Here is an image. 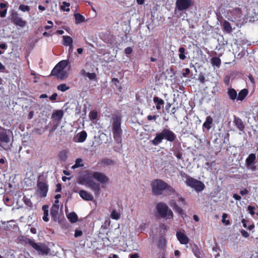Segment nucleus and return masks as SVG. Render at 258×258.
<instances>
[{
	"label": "nucleus",
	"mask_w": 258,
	"mask_h": 258,
	"mask_svg": "<svg viewBox=\"0 0 258 258\" xmlns=\"http://www.w3.org/2000/svg\"><path fill=\"white\" fill-rule=\"evenodd\" d=\"M228 215L226 213H223L222 215V222L226 225H229L230 224V222L229 220H226V218H227Z\"/></svg>",
	"instance_id": "45"
},
{
	"label": "nucleus",
	"mask_w": 258,
	"mask_h": 258,
	"mask_svg": "<svg viewBox=\"0 0 258 258\" xmlns=\"http://www.w3.org/2000/svg\"><path fill=\"white\" fill-rule=\"evenodd\" d=\"M180 175L182 177H185L186 178V180H188L189 178L191 176L188 175L186 173L184 172L183 171L180 172Z\"/></svg>",
	"instance_id": "58"
},
{
	"label": "nucleus",
	"mask_w": 258,
	"mask_h": 258,
	"mask_svg": "<svg viewBox=\"0 0 258 258\" xmlns=\"http://www.w3.org/2000/svg\"><path fill=\"white\" fill-rule=\"evenodd\" d=\"M164 191H165L167 195H171L175 193V189L171 186L168 185L167 183L166 185V187L164 189Z\"/></svg>",
	"instance_id": "37"
},
{
	"label": "nucleus",
	"mask_w": 258,
	"mask_h": 258,
	"mask_svg": "<svg viewBox=\"0 0 258 258\" xmlns=\"http://www.w3.org/2000/svg\"><path fill=\"white\" fill-rule=\"evenodd\" d=\"M222 28L223 30L227 33H230L232 31V29L230 23L226 20H224L223 22Z\"/></svg>",
	"instance_id": "25"
},
{
	"label": "nucleus",
	"mask_w": 258,
	"mask_h": 258,
	"mask_svg": "<svg viewBox=\"0 0 258 258\" xmlns=\"http://www.w3.org/2000/svg\"><path fill=\"white\" fill-rule=\"evenodd\" d=\"M176 139V136L172 131L167 128H163L161 132L156 134V137L152 141V143L154 145L157 146L162 142L163 139L173 142Z\"/></svg>",
	"instance_id": "3"
},
{
	"label": "nucleus",
	"mask_w": 258,
	"mask_h": 258,
	"mask_svg": "<svg viewBox=\"0 0 258 258\" xmlns=\"http://www.w3.org/2000/svg\"><path fill=\"white\" fill-rule=\"evenodd\" d=\"M157 118L156 115H149L147 116V119L149 121L152 120H156Z\"/></svg>",
	"instance_id": "62"
},
{
	"label": "nucleus",
	"mask_w": 258,
	"mask_h": 258,
	"mask_svg": "<svg viewBox=\"0 0 258 258\" xmlns=\"http://www.w3.org/2000/svg\"><path fill=\"white\" fill-rule=\"evenodd\" d=\"M248 93V91L247 89H243L240 90L237 96V100L238 101H243L247 96Z\"/></svg>",
	"instance_id": "23"
},
{
	"label": "nucleus",
	"mask_w": 258,
	"mask_h": 258,
	"mask_svg": "<svg viewBox=\"0 0 258 258\" xmlns=\"http://www.w3.org/2000/svg\"><path fill=\"white\" fill-rule=\"evenodd\" d=\"M179 57L181 60H184L186 58L185 55V49L183 47H180L178 49Z\"/></svg>",
	"instance_id": "35"
},
{
	"label": "nucleus",
	"mask_w": 258,
	"mask_h": 258,
	"mask_svg": "<svg viewBox=\"0 0 258 258\" xmlns=\"http://www.w3.org/2000/svg\"><path fill=\"white\" fill-rule=\"evenodd\" d=\"M83 234V232L81 230H76L75 232V237H78L82 236Z\"/></svg>",
	"instance_id": "57"
},
{
	"label": "nucleus",
	"mask_w": 258,
	"mask_h": 258,
	"mask_svg": "<svg viewBox=\"0 0 258 258\" xmlns=\"http://www.w3.org/2000/svg\"><path fill=\"white\" fill-rule=\"evenodd\" d=\"M47 23L49 25H46L44 27V28L46 30H48V29H50V28H51L53 26V23L50 20H49L47 21Z\"/></svg>",
	"instance_id": "54"
},
{
	"label": "nucleus",
	"mask_w": 258,
	"mask_h": 258,
	"mask_svg": "<svg viewBox=\"0 0 258 258\" xmlns=\"http://www.w3.org/2000/svg\"><path fill=\"white\" fill-rule=\"evenodd\" d=\"M48 191V184L46 181L38 180L36 195L40 198H44L47 196Z\"/></svg>",
	"instance_id": "8"
},
{
	"label": "nucleus",
	"mask_w": 258,
	"mask_h": 258,
	"mask_svg": "<svg viewBox=\"0 0 258 258\" xmlns=\"http://www.w3.org/2000/svg\"><path fill=\"white\" fill-rule=\"evenodd\" d=\"M89 117L90 120H93L97 118L98 117V113L96 111H91L90 112L89 114Z\"/></svg>",
	"instance_id": "39"
},
{
	"label": "nucleus",
	"mask_w": 258,
	"mask_h": 258,
	"mask_svg": "<svg viewBox=\"0 0 258 258\" xmlns=\"http://www.w3.org/2000/svg\"><path fill=\"white\" fill-rule=\"evenodd\" d=\"M224 82L226 85H228L229 84L230 82V77L228 76L225 77L224 79Z\"/></svg>",
	"instance_id": "60"
},
{
	"label": "nucleus",
	"mask_w": 258,
	"mask_h": 258,
	"mask_svg": "<svg viewBox=\"0 0 258 258\" xmlns=\"http://www.w3.org/2000/svg\"><path fill=\"white\" fill-rule=\"evenodd\" d=\"M84 165L83 163V160L81 158H77L75 161V164L72 166V168L73 169H76L79 167H83Z\"/></svg>",
	"instance_id": "34"
},
{
	"label": "nucleus",
	"mask_w": 258,
	"mask_h": 258,
	"mask_svg": "<svg viewBox=\"0 0 258 258\" xmlns=\"http://www.w3.org/2000/svg\"><path fill=\"white\" fill-rule=\"evenodd\" d=\"M139 255L137 253H134L130 254V258H138Z\"/></svg>",
	"instance_id": "64"
},
{
	"label": "nucleus",
	"mask_w": 258,
	"mask_h": 258,
	"mask_svg": "<svg viewBox=\"0 0 258 258\" xmlns=\"http://www.w3.org/2000/svg\"><path fill=\"white\" fill-rule=\"evenodd\" d=\"M19 9L23 12H29L30 10L29 6L24 5H20Z\"/></svg>",
	"instance_id": "46"
},
{
	"label": "nucleus",
	"mask_w": 258,
	"mask_h": 258,
	"mask_svg": "<svg viewBox=\"0 0 258 258\" xmlns=\"http://www.w3.org/2000/svg\"><path fill=\"white\" fill-rule=\"evenodd\" d=\"M175 5L178 10H185L191 5V0H176Z\"/></svg>",
	"instance_id": "14"
},
{
	"label": "nucleus",
	"mask_w": 258,
	"mask_h": 258,
	"mask_svg": "<svg viewBox=\"0 0 258 258\" xmlns=\"http://www.w3.org/2000/svg\"><path fill=\"white\" fill-rule=\"evenodd\" d=\"M23 201L24 203L29 207H31L32 205V203L30 199L26 197V196H24L23 197Z\"/></svg>",
	"instance_id": "47"
},
{
	"label": "nucleus",
	"mask_w": 258,
	"mask_h": 258,
	"mask_svg": "<svg viewBox=\"0 0 258 258\" xmlns=\"http://www.w3.org/2000/svg\"><path fill=\"white\" fill-rule=\"evenodd\" d=\"M173 209L176 212L178 213L180 215H182L183 214V210L181 208H180L176 203L174 204Z\"/></svg>",
	"instance_id": "44"
},
{
	"label": "nucleus",
	"mask_w": 258,
	"mask_h": 258,
	"mask_svg": "<svg viewBox=\"0 0 258 258\" xmlns=\"http://www.w3.org/2000/svg\"><path fill=\"white\" fill-rule=\"evenodd\" d=\"M176 235L178 240L181 244H186L189 242L188 238L184 233L178 231Z\"/></svg>",
	"instance_id": "17"
},
{
	"label": "nucleus",
	"mask_w": 258,
	"mask_h": 258,
	"mask_svg": "<svg viewBox=\"0 0 258 258\" xmlns=\"http://www.w3.org/2000/svg\"><path fill=\"white\" fill-rule=\"evenodd\" d=\"M213 118L211 116H208L203 124V128H206L207 131H209L211 128V124L213 123Z\"/></svg>",
	"instance_id": "22"
},
{
	"label": "nucleus",
	"mask_w": 258,
	"mask_h": 258,
	"mask_svg": "<svg viewBox=\"0 0 258 258\" xmlns=\"http://www.w3.org/2000/svg\"><path fill=\"white\" fill-rule=\"evenodd\" d=\"M247 210L251 216H253L255 214V212H254L255 207H254L249 205L247 207Z\"/></svg>",
	"instance_id": "50"
},
{
	"label": "nucleus",
	"mask_w": 258,
	"mask_h": 258,
	"mask_svg": "<svg viewBox=\"0 0 258 258\" xmlns=\"http://www.w3.org/2000/svg\"><path fill=\"white\" fill-rule=\"evenodd\" d=\"M229 98L231 100H235L237 99V94L236 90L233 88H230L227 91Z\"/></svg>",
	"instance_id": "27"
},
{
	"label": "nucleus",
	"mask_w": 258,
	"mask_h": 258,
	"mask_svg": "<svg viewBox=\"0 0 258 258\" xmlns=\"http://www.w3.org/2000/svg\"><path fill=\"white\" fill-rule=\"evenodd\" d=\"M256 159V155L254 153L250 154L245 160V164L247 167H249L253 163Z\"/></svg>",
	"instance_id": "24"
},
{
	"label": "nucleus",
	"mask_w": 258,
	"mask_h": 258,
	"mask_svg": "<svg viewBox=\"0 0 258 258\" xmlns=\"http://www.w3.org/2000/svg\"><path fill=\"white\" fill-rule=\"evenodd\" d=\"M57 96V93H54L49 97V99L51 101H55L56 99Z\"/></svg>",
	"instance_id": "61"
},
{
	"label": "nucleus",
	"mask_w": 258,
	"mask_h": 258,
	"mask_svg": "<svg viewBox=\"0 0 258 258\" xmlns=\"http://www.w3.org/2000/svg\"><path fill=\"white\" fill-rule=\"evenodd\" d=\"M112 132L116 143L121 144L122 130L121 127V116L118 114H113L111 118Z\"/></svg>",
	"instance_id": "2"
},
{
	"label": "nucleus",
	"mask_w": 258,
	"mask_h": 258,
	"mask_svg": "<svg viewBox=\"0 0 258 258\" xmlns=\"http://www.w3.org/2000/svg\"><path fill=\"white\" fill-rule=\"evenodd\" d=\"M60 71L61 70L55 66L51 71L50 75L57 77Z\"/></svg>",
	"instance_id": "43"
},
{
	"label": "nucleus",
	"mask_w": 258,
	"mask_h": 258,
	"mask_svg": "<svg viewBox=\"0 0 258 258\" xmlns=\"http://www.w3.org/2000/svg\"><path fill=\"white\" fill-rule=\"evenodd\" d=\"M185 183L187 186L194 188L198 192L203 191L205 188V185L203 182L192 177L189 178L188 180H185Z\"/></svg>",
	"instance_id": "9"
},
{
	"label": "nucleus",
	"mask_w": 258,
	"mask_h": 258,
	"mask_svg": "<svg viewBox=\"0 0 258 258\" xmlns=\"http://www.w3.org/2000/svg\"><path fill=\"white\" fill-rule=\"evenodd\" d=\"M7 9H5L3 10H0V16L2 18L5 17L7 14Z\"/></svg>",
	"instance_id": "59"
},
{
	"label": "nucleus",
	"mask_w": 258,
	"mask_h": 258,
	"mask_svg": "<svg viewBox=\"0 0 258 258\" xmlns=\"http://www.w3.org/2000/svg\"><path fill=\"white\" fill-rule=\"evenodd\" d=\"M68 76L67 72L65 71L61 70L60 71V73H59L58 75L57 76V78L63 80L66 79Z\"/></svg>",
	"instance_id": "41"
},
{
	"label": "nucleus",
	"mask_w": 258,
	"mask_h": 258,
	"mask_svg": "<svg viewBox=\"0 0 258 258\" xmlns=\"http://www.w3.org/2000/svg\"><path fill=\"white\" fill-rule=\"evenodd\" d=\"M110 217L114 220H118L120 218V214L115 210H114L111 213Z\"/></svg>",
	"instance_id": "36"
},
{
	"label": "nucleus",
	"mask_w": 258,
	"mask_h": 258,
	"mask_svg": "<svg viewBox=\"0 0 258 258\" xmlns=\"http://www.w3.org/2000/svg\"><path fill=\"white\" fill-rule=\"evenodd\" d=\"M57 89L61 91V92H64L70 89V87L67 86L66 84H61L59 85H58L57 87Z\"/></svg>",
	"instance_id": "40"
},
{
	"label": "nucleus",
	"mask_w": 258,
	"mask_h": 258,
	"mask_svg": "<svg viewBox=\"0 0 258 258\" xmlns=\"http://www.w3.org/2000/svg\"><path fill=\"white\" fill-rule=\"evenodd\" d=\"M156 209L162 218L167 217L168 219L173 218V215L172 211L169 209L168 206L164 203L160 202L156 205Z\"/></svg>",
	"instance_id": "7"
},
{
	"label": "nucleus",
	"mask_w": 258,
	"mask_h": 258,
	"mask_svg": "<svg viewBox=\"0 0 258 258\" xmlns=\"http://www.w3.org/2000/svg\"><path fill=\"white\" fill-rule=\"evenodd\" d=\"M69 221L72 223H76L78 220V217L77 215L74 212L69 213L67 216Z\"/></svg>",
	"instance_id": "28"
},
{
	"label": "nucleus",
	"mask_w": 258,
	"mask_h": 258,
	"mask_svg": "<svg viewBox=\"0 0 258 258\" xmlns=\"http://www.w3.org/2000/svg\"><path fill=\"white\" fill-rule=\"evenodd\" d=\"M153 102L156 104V108L157 110H160L164 104V100L157 96H155L153 98Z\"/></svg>",
	"instance_id": "21"
},
{
	"label": "nucleus",
	"mask_w": 258,
	"mask_h": 258,
	"mask_svg": "<svg viewBox=\"0 0 258 258\" xmlns=\"http://www.w3.org/2000/svg\"><path fill=\"white\" fill-rule=\"evenodd\" d=\"M87 76L90 80H95L97 78L96 74L94 73H88L87 74Z\"/></svg>",
	"instance_id": "48"
},
{
	"label": "nucleus",
	"mask_w": 258,
	"mask_h": 258,
	"mask_svg": "<svg viewBox=\"0 0 258 258\" xmlns=\"http://www.w3.org/2000/svg\"><path fill=\"white\" fill-rule=\"evenodd\" d=\"M61 185L60 183H57L56 184V188L55 189V192H58L61 191Z\"/></svg>",
	"instance_id": "63"
},
{
	"label": "nucleus",
	"mask_w": 258,
	"mask_h": 258,
	"mask_svg": "<svg viewBox=\"0 0 258 258\" xmlns=\"http://www.w3.org/2000/svg\"><path fill=\"white\" fill-rule=\"evenodd\" d=\"M48 206L47 205H43L42 207V210L43 211V216L42 219L45 222H48L49 221L48 218Z\"/></svg>",
	"instance_id": "31"
},
{
	"label": "nucleus",
	"mask_w": 258,
	"mask_h": 258,
	"mask_svg": "<svg viewBox=\"0 0 258 258\" xmlns=\"http://www.w3.org/2000/svg\"><path fill=\"white\" fill-rule=\"evenodd\" d=\"M115 164V162L113 160L107 158L102 159L100 162V164L102 166H109Z\"/></svg>",
	"instance_id": "29"
},
{
	"label": "nucleus",
	"mask_w": 258,
	"mask_h": 258,
	"mask_svg": "<svg viewBox=\"0 0 258 258\" xmlns=\"http://www.w3.org/2000/svg\"><path fill=\"white\" fill-rule=\"evenodd\" d=\"M93 178V172L85 170L83 175L80 178V182L90 188L94 192L95 196L97 198L100 194V186L99 183H96L92 179Z\"/></svg>",
	"instance_id": "1"
},
{
	"label": "nucleus",
	"mask_w": 258,
	"mask_h": 258,
	"mask_svg": "<svg viewBox=\"0 0 258 258\" xmlns=\"http://www.w3.org/2000/svg\"><path fill=\"white\" fill-rule=\"evenodd\" d=\"M167 183L160 179L153 180L151 183L152 191L155 196H160L163 194L166 187Z\"/></svg>",
	"instance_id": "4"
},
{
	"label": "nucleus",
	"mask_w": 258,
	"mask_h": 258,
	"mask_svg": "<svg viewBox=\"0 0 258 258\" xmlns=\"http://www.w3.org/2000/svg\"><path fill=\"white\" fill-rule=\"evenodd\" d=\"M59 158L62 160H65L67 159V154L65 151H62L59 153Z\"/></svg>",
	"instance_id": "49"
},
{
	"label": "nucleus",
	"mask_w": 258,
	"mask_h": 258,
	"mask_svg": "<svg viewBox=\"0 0 258 258\" xmlns=\"http://www.w3.org/2000/svg\"><path fill=\"white\" fill-rule=\"evenodd\" d=\"M211 62L213 67L219 68L221 66V60L218 57H213L211 59Z\"/></svg>",
	"instance_id": "30"
},
{
	"label": "nucleus",
	"mask_w": 258,
	"mask_h": 258,
	"mask_svg": "<svg viewBox=\"0 0 258 258\" xmlns=\"http://www.w3.org/2000/svg\"><path fill=\"white\" fill-rule=\"evenodd\" d=\"M166 240L164 237H160L158 241V245L160 248H164L166 245Z\"/></svg>",
	"instance_id": "38"
},
{
	"label": "nucleus",
	"mask_w": 258,
	"mask_h": 258,
	"mask_svg": "<svg viewBox=\"0 0 258 258\" xmlns=\"http://www.w3.org/2000/svg\"><path fill=\"white\" fill-rule=\"evenodd\" d=\"M185 183L187 186L194 188L198 192L203 191L205 188V185L203 182L192 177L189 178L188 180H185Z\"/></svg>",
	"instance_id": "10"
},
{
	"label": "nucleus",
	"mask_w": 258,
	"mask_h": 258,
	"mask_svg": "<svg viewBox=\"0 0 258 258\" xmlns=\"http://www.w3.org/2000/svg\"><path fill=\"white\" fill-rule=\"evenodd\" d=\"M240 233L242 235V236L245 238H247L249 237V233L246 231H245V230L244 229H242L241 231H240Z\"/></svg>",
	"instance_id": "53"
},
{
	"label": "nucleus",
	"mask_w": 258,
	"mask_h": 258,
	"mask_svg": "<svg viewBox=\"0 0 258 258\" xmlns=\"http://www.w3.org/2000/svg\"><path fill=\"white\" fill-rule=\"evenodd\" d=\"M63 44L66 46L72 47L73 39L70 36H63Z\"/></svg>",
	"instance_id": "26"
},
{
	"label": "nucleus",
	"mask_w": 258,
	"mask_h": 258,
	"mask_svg": "<svg viewBox=\"0 0 258 258\" xmlns=\"http://www.w3.org/2000/svg\"><path fill=\"white\" fill-rule=\"evenodd\" d=\"M74 16L76 24H79L85 21L84 17L79 13L75 14Z\"/></svg>",
	"instance_id": "33"
},
{
	"label": "nucleus",
	"mask_w": 258,
	"mask_h": 258,
	"mask_svg": "<svg viewBox=\"0 0 258 258\" xmlns=\"http://www.w3.org/2000/svg\"><path fill=\"white\" fill-rule=\"evenodd\" d=\"M132 52L133 49L131 47H127L124 49V52L126 54H131Z\"/></svg>",
	"instance_id": "56"
},
{
	"label": "nucleus",
	"mask_w": 258,
	"mask_h": 258,
	"mask_svg": "<svg viewBox=\"0 0 258 258\" xmlns=\"http://www.w3.org/2000/svg\"><path fill=\"white\" fill-rule=\"evenodd\" d=\"M28 243L39 254L41 255H47L50 252V248L45 243L41 242L36 243L34 240L28 239Z\"/></svg>",
	"instance_id": "6"
},
{
	"label": "nucleus",
	"mask_w": 258,
	"mask_h": 258,
	"mask_svg": "<svg viewBox=\"0 0 258 258\" xmlns=\"http://www.w3.org/2000/svg\"><path fill=\"white\" fill-rule=\"evenodd\" d=\"M80 196L84 200L87 201H92L94 199L92 194L85 190H81L79 191Z\"/></svg>",
	"instance_id": "19"
},
{
	"label": "nucleus",
	"mask_w": 258,
	"mask_h": 258,
	"mask_svg": "<svg viewBox=\"0 0 258 258\" xmlns=\"http://www.w3.org/2000/svg\"><path fill=\"white\" fill-rule=\"evenodd\" d=\"M10 19L15 25L22 28L24 27L27 24V22L23 20L22 18L20 17L18 13L14 10L11 11L10 16Z\"/></svg>",
	"instance_id": "12"
},
{
	"label": "nucleus",
	"mask_w": 258,
	"mask_h": 258,
	"mask_svg": "<svg viewBox=\"0 0 258 258\" xmlns=\"http://www.w3.org/2000/svg\"><path fill=\"white\" fill-rule=\"evenodd\" d=\"M11 146L9 132L0 126V147L5 150H8Z\"/></svg>",
	"instance_id": "5"
},
{
	"label": "nucleus",
	"mask_w": 258,
	"mask_h": 258,
	"mask_svg": "<svg viewBox=\"0 0 258 258\" xmlns=\"http://www.w3.org/2000/svg\"><path fill=\"white\" fill-rule=\"evenodd\" d=\"M198 80L202 84H204L205 82V76L202 74H201L199 75Z\"/></svg>",
	"instance_id": "52"
},
{
	"label": "nucleus",
	"mask_w": 258,
	"mask_h": 258,
	"mask_svg": "<svg viewBox=\"0 0 258 258\" xmlns=\"http://www.w3.org/2000/svg\"><path fill=\"white\" fill-rule=\"evenodd\" d=\"M190 73V70L188 68L184 69L183 70L182 76L184 77H186L188 75H189Z\"/></svg>",
	"instance_id": "51"
},
{
	"label": "nucleus",
	"mask_w": 258,
	"mask_h": 258,
	"mask_svg": "<svg viewBox=\"0 0 258 258\" xmlns=\"http://www.w3.org/2000/svg\"><path fill=\"white\" fill-rule=\"evenodd\" d=\"M87 137V134L86 131H83L78 133L77 136V140H75L77 142L83 143L85 141Z\"/></svg>",
	"instance_id": "20"
},
{
	"label": "nucleus",
	"mask_w": 258,
	"mask_h": 258,
	"mask_svg": "<svg viewBox=\"0 0 258 258\" xmlns=\"http://www.w3.org/2000/svg\"><path fill=\"white\" fill-rule=\"evenodd\" d=\"M93 177L101 183L108 182V178L103 173L100 172H93Z\"/></svg>",
	"instance_id": "15"
},
{
	"label": "nucleus",
	"mask_w": 258,
	"mask_h": 258,
	"mask_svg": "<svg viewBox=\"0 0 258 258\" xmlns=\"http://www.w3.org/2000/svg\"><path fill=\"white\" fill-rule=\"evenodd\" d=\"M233 123L236 127L241 132H244L245 130V125L242 120L239 117L234 115L233 117Z\"/></svg>",
	"instance_id": "16"
},
{
	"label": "nucleus",
	"mask_w": 258,
	"mask_h": 258,
	"mask_svg": "<svg viewBox=\"0 0 258 258\" xmlns=\"http://www.w3.org/2000/svg\"><path fill=\"white\" fill-rule=\"evenodd\" d=\"M185 183L187 186L194 188L198 192L203 191L205 188V185L203 182L192 177L189 178L188 180H185Z\"/></svg>",
	"instance_id": "11"
},
{
	"label": "nucleus",
	"mask_w": 258,
	"mask_h": 258,
	"mask_svg": "<svg viewBox=\"0 0 258 258\" xmlns=\"http://www.w3.org/2000/svg\"><path fill=\"white\" fill-rule=\"evenodd\" d=\"M69 64V61L67 60H63L59 61L56 66L60 70H63Z\"/></svg>",
	"instance_id": "32"
},
{
	"label": "nucleus",
	"mask_w": 258,
	"mask_h": 258,
	"mask_svg": "<svg viewBox=\"0 0 258 258\" xmlns=\"http://www.w3.org/2000/svg\"><path fill=\"white\" fill-rule=\"evenodd\" d=\"M175 156L177 158L179 159H181L182 158V153L180 151H176L174 153Z\"/></svg>",
	"instance_id": "55"
},
{
	"label": "nucleus",
	"mask_w": 258,
	"mask_h": 258,
	"mask_svg": "<svg viewBox=\"0 0 258 258\" xmlns=\"http://www.w3.org/2000/svg\"><path fill=\"white\" fill-rule=\"evenodd\" d=\"M63 115V112L61 110H55L51 115V119L55 122V124L52 127V130H55L59 124Z\"/></svg>",
	"instance_id": "13"
},
{
	"label": "nucleus",
	"mask_w": 258,
	"mask_h": 258,
	"mask_svg": "<svg viewBox=\"0 0 258 258\" xmlns=\"http://www.w3.org/2000/svg\"><path fill=\"white\" fill-rule=\"evenodd\" d=\"M58 204H53L50 209V216L54 221H56L58 219Z\"/></svg>",
	"instance_id": "18"
},
{
	"label": "nucleus",
	"mask_w": 258,
	"mask_h": 258,
	"mask_svg": "<svg viewBox=\"0 0 258 258\" xmlns=\"http://www.w3.org/2000/svg\"><path fill=\"white\" fill-rule=\"evenodd\" d=\"M70 6V3L64 2L61 6V9L63 11L69 12L70 10L69 8Z\"/></svg>",
	"instance_id": "42"
}]
</instances>
